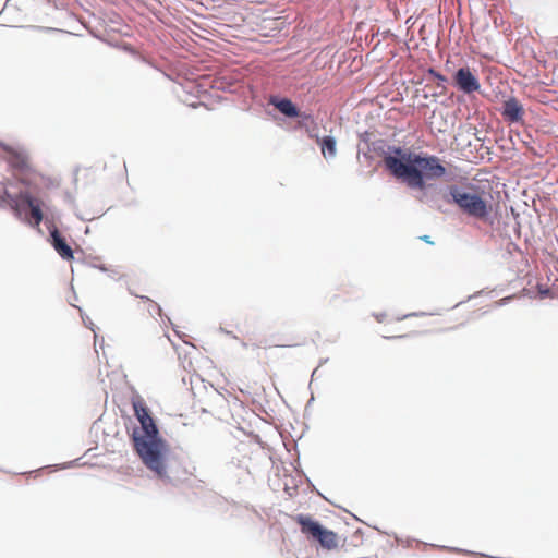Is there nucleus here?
Segmentation results:
<instances>
[{
    "instance_id": "dca6fc26",
    "label": "nucleus",
    "mask_w": 558,
    "mask_h": 558,
    "mask_svg": "<svg viewBox=\"0 0 558 558\" xmlns=\"http://www.w3.org/2000/svg\"><path fill=\"white\" fill-rule=\"evenodd\" d=\"M294 345H296V343H294ZM281 347H293V344L288 343V344H282Z\"/></svg>"
},
{
    "instance_id": "2eb2a0df",
    "label": "nucleus",
    "mask_w": 558,
    "mask_h": 558,
    "mask_svg": "<svg viewBox=\"0 0 558 558\" xmlns=\"http://www.w3.org/2000/svg\"><path fill=\"white\" fill-rule=\"evenodd\" d=\"M423 241L427 242V243H433L430 240H429V236L428 235H424L421 238Z\"/></svg>"
},
{
    "instance_id": "1a4fd4ad",
    "label": "nucleus",
    "mask_w": 558,
    "mask_h": 558,
    "mask_svg": "<svg viewBox=\"0 0 558 558\" xmlns=\"http://www.w3.org/2000/svg\"><path fill=\"white\" fill-rule=\"evenodd\" d=\"M51 235V244L53 248L58 252V254L65 260L73 259V251L70 245L66 243L65 239L60 234L58 229H53L50 232Z\"/></svg>"
},
{
    "instance_id": "0eeeda50",
    "label": "nucleus",
    "mask_w": 558,
    "mask_h": 558,
    "mask_svg": "<svg viewBox=\"0 0 558 558\" xmlns=\"http://www.w3.org/2000/svg\"><path fill=\"white\" fill-rule=\"evenodd\" d=\"M0 148L8 154L7 160L12 168L24 172L31 170L29 158L24 149H15L7 145H0Z\"/></svg>"
},
{
    "instance_id": "9d476101",
    "label": "nucleus",
    "mask_w": 558,
    "mask_h": 558,
    "mask_svg": "<svg viewBox=\"0 0 558 558\" xmlns=\"http://www.w3.org/2000/svg\"><path fill=\"white\" fill-rule=\"evenodd\" d=\"M307 135L311 138H314L317 144L320 146L322 154L325 158H333L337 154V143L336 140L331 136H325L320 138L317 134H313L307 130Z\"/></svg>"
},
{
    "instance_id": "6e6552de",
    "label": "nucleus",
    "mask_w": 558,
    "mask_h": 558,
    "mask_svg": "<svg viewBox=\"0 0 558 558\" xmlns=\"http://www.w3.org/2000/svg\"><path fill=\"white\" fill-rule=\"evenodd\" d=\"M501 116L510 123L520 122L523 120L524 108L515 97H510L502 105Z\"/></svg>"
},
{
    "instance_id": "9b49d317",
    "label": "nucleus",
    "mask_w": 558,
    "mask_h": 558,
    "mask_svg": "<svg viewBox=\"0 0 558 558\" xmlns=\"http://www.w3.org/2000/svg\"><path fill=\"white\" fill-rule=\"evenodd\" d=\"M19 199V197L11 196L4 185L0 186V208H3L8 205L14 211L15 216L21 218V207Z\"/></svg>"
},
{
    "instance_id": "f8f14e48",
    "label": "nucleus",
    "mask_w": 558,
    "mask_h": 558,
    "mask_svg": "<svg viewBox=\"0 0 558 558\" xmlns=\"http://www.w3.org/2000/svg\"><path fill=\"white\" fill-rule=\"evenodd\" d=\"M271 104L284 116L289 118L299 117L300 112L298 108L294 106V104L288 99L282 98L279 100H272Z\"/></svg>"
},
{
    "instance_id": "ddd939ff",
    "label": "nucleus",
    "mask_w": 558,
    "mask_h": 558,
    "mask_svg": "<svg viewBox=\"0 0 558 558\" xmlns=\"http://www.w3.org/2000/svg\"><path fill=\"white\" fill-rule=\"evenodd\" d=\"M427 73L438 81L437 86H442V83L447 82V78L435 69H428Z\"/></svg>"
},
{
    "instance_id": "423d86ee",
    "label": "nucleus",
    "mask_w": 558,
    "mask_h": 558,
    "mask_svg": "<svg viewBox=\"0 0 558 558\" xmlns=\"http://www.w3.org/2000/svg\"><path fill=\"white\" fill-rule=\"evenodd\" d=\"M19 198L29 208V218L25 219V221L34 227H39L44 219L41 211L43 201L32 196L28 192L20 193Z\"/></svg>"
},
{
    "instance_id": "39448f33",
    "label": "nucleus",
    "mask_w": 558,
    "mask_h": 558,
    "mask_svg": "<svg viewBox=\"0 0 558 558\" xmlns=\"http://www.w3.org/2000/svg\"><path fill=\"white\" fill-rule=\"evenodd\" d=\"M453 83L457 88L464 94L476 93L481 88V83L477 76L469 66L460 68L453 74Z\"/></svg>"
},
{
    "instance_id": "20e7f679",
    "label": "nucleus",
    "mask_w": 558,
    "mask_h": 558,
    "mask_svg": "<svg viewBox=\"0 0 558 558\" xmlns=\"http://www.w3.org/2000/svg\"><path fill=\"white\" fill-rule=\"evenodd\" d=\"M294 521L300 525L301 532L304 535L317 541L322 547L326 549H335L338 547V535L333 531L325 529L310 515L298 514Z\"/></svg>"
},
{
    "instance_id": "f03ea898",
    "label": "nucleus",
    "mask_w": 558,
    "mask_h": 558,
    "mask_svg": "<svg viewBox=\"0 0 558 558\" xmlns=\"http://www.w3.org/2000/svg\"><path fill=\"white\" fill-rule=\"evenodd\" d=\"M134 414L141 423L144 435H134V448L143 463L159 478H168V463L165 444L158 439V429L149 409L142 398L132 401Z\"/></svg>"
},
{
    "instance_id": "7ed1b4c3",
    "label": "nucleus",
    "mask_w": 558,
    "mask_h": 558,
    "mask_svg": "<svg viewBox=\"0 0 558 558\" xmlns=\"http://www.w3.org/2000/svg\"><path fill=\"white\" fill-rule=\"evenodd\" d=\"M449 193L452 197V202L470 217L478 220H487L490 213L492 206L483 197V193H477L474 187L470 190H463L458 186H451Z\"/></svg>"
},
{
    "instance_id": "4468645a",
    "label": "nucleus",
    "mask_w": 558,
    "mask_h": 558,
    "mask_svg": "<svg viewBox=\"0 0 558 558\" xmlns=\"http://www.w3.org/2000/svg\"><path fill=\"white\" fill-rule=\"evenodd\" d=\"M305 120H311V122L314 124V126L311 129V128L306 126V124L304 122H300L299 123L300 126H305L306 131L310 130V132H312L313 134H316L315 133L316 124H315L314 120L310 116H305Z\"/></svg>"
},
{
    "instance_id": "f257e3e1",
    "label": "nucleus",
    "mask_w": 558,
    "mask_h": 558,
    "mask_svg": "<svg viewBox=\"0 0 558 558\" xmlns=\"http://www.w3.org/2000/svg\"><path fill=\"white\" fill-rule=\"evenodd\" d=\"M393 155L384 157L386 169L396 179L413 190H424L427 181H436L446 175V167L435 155L416 154L401 147H392Z\"/></svg>"
}]
</instances>
